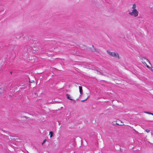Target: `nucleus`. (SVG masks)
Returning a JSON list of instances; mask_svg holds the SVG:
<instances>
[{
  "mask_svg": "<svg viewBox=\"0 0 153 153\" xmlns=\"http://www.w3.org/2000/svg\"><path fill=\"white\" fill-rule=\"evenodd\" d=\"M136 5L135 4H133L132 5V12L129 13V14L131 16H134V17H137L138 16L139 12L136 9Z\"/></svg>",
  "mask_w": 153,
  "mask_h": 153,
  "instance_id": "f257e3e1",
  "label": "nucleus"
},
{
  "mask_svg": "<svg viewBox=\"0 0 153 153\" xmlns=\"http://www.w3.org/2000/svg\"><path fill=\"white\" fill-rule=\"evenodd\" d=\"M107 53L108 54L111 56H113L114 57H117L118 58H119V55L118 53H115L114 52H111L109 51H107Z\"/></svg>",
  "mask_w": 153,
  "mask_h": 153,
  "instance_id": "f03ea898",
  "label": "nucleus"
},
{
  "mask_svg": "<svg viewBox=\"0 0 153 153\" xmlns=\"http://www.w3.org/2000/svg\"><path fill=\"white\" fill-rule=\"evenodd\" d=\"M79 88L80 93L81 94H82V87L81 86H79Z\"/></svg>",
  "mask_w": 153,
  "mask_h": 153,
  "instance_id": "7ed1b4c3",
  "label": "nucleus"
},
{
  "mask_svg": "<svg viewBox=\"0 0 153 153\" xmlns=\"http://www.w3.org/2000/svg\"><path fill=\"white\" fill-rule=\"evenodd\" d=\"M66 96H67V98L69 99V100H73L71 98V97L68 94H67L66 95Z\"/></svg>",
  "mask_w": 153,
  "mask_h": 153,
  "instance_id": "20e7f679",
  "label": "nucleus"
},
{
  "mask_svg": "<svg viewBox=\"0 0 153 153\" xmlns=\"http://www.w3.org/2000/svg\"><path fill=\"white\" fill-rule=\"evenodd\" d=\"M49 135H50V137L51 138L53 135V132L52 131H50L49 132Z\"/></svg>",
  "mask_w": 153,
  "mask_h": 153,
  "instance_id": "39448f33",
  "label": "nucleus"
},
{
  "mask_svg": "<svg viewBox=\"0 0 153 153\" xmlns=\"http://www.w3.org/2000/svg\"><path fill=\"white\" fill-rule=\"evenodd\" d=\"M145 113L146 114H152V113L149 112H145Z\"/></svg>",
  "mask_w": 153,
  "mask_h": 153,
  "instance_id": "423d86ee",
  "label": "nucleus"
},
{
  "mask_svg": "<svg viewBox=\"0 0 153 153\" xmlns=\"http://www.w3.org/2000/svg\"><path fill=\"white\" fill-rule=\"evenodd\" d=\"M146 131L148 133L149 132L150 130L149 129H147L146 130Z\"/></svg>",
  "mask_w": 153,
  "mask_h": 153,
  "instance_id": "0eeeda50",
  "label": "nucleus"
},
{
  "mask_svg": "<svg viewBox=\"0 0 153 153\" xmlns=\"http://www.w3.org/2000/svg\"><path fill=\"white\" fill-rule=\"evenodd\" d=\"M88 97L85 100H82V101H83L86 100L88 99Z\"/></svg>",
  "mask_w": 153,
  "mask_h": 153,
  "instance_id": "6e6552de",
  "label": "nucleus"
},
{
  "mask_svg": "<svg viewBox=\"0 0 153 153\" xmlns=\"http://www.w3.org/2000/svg\"><path fill=\"white\" fill-rule=\"evenodd\" d=\"M146 66H147V68H149V66H148V65H147V64H146Z\"/></svg>",
  "mask_w": 153,
  "mask_h": 153,
  "instance_id": "1a4fd4ad",
  "label": "nucleus"
},
{
  "mask_svg": "<svg viewBox=\"0 0 153 153\" xmlns=\"http://www.w3.org/2000/svg\"><path fill=\"white\" fill-rule=\"evenodd\" d=\"M146 60L148 62H149V60L147 59H146Z\"/></svg>",
  "mask_w": 153,
  "mask_h": 153,
  "instance_id": "9d476101",
  "label": "nucleus"
},
{
  "mask_svg": "<svg viewBox=\"0 0 153 153\" xmlns=\"http://www.w3.org/2000/svg\"><path fill=\"white\" fill-rule=\"evenodd\" d=\"M45 140H44V142H43V143H45Z\"/></svg>",
  "mask_w": 153,
  "mask_h": 153,
  "instance_id": "9b49d317",
  "label": "nucleus"
},
{
  "mask_svg": "<svg viewBox=\"0 0 153 153\" xmlns=\"http://www.w3.org/2000/svg\"><path fill=\"white\" fill-rule=\"evenodd\" d=\"M143 59H146V58H143Z\"/></svg>",
  "mask_w": 153,
  "mask_h": 153,
  "instance_id": "f8f14e48",
  "label": "nucleus"
},
{
  "mask_svg": "<svg viewBox=\"0 0 153 153\" xmlns=\"http://www.w3.org/2000/svg\"><path fill=\"white\" fill-rule=\"evenodd\" d=\"M151 115H153V114L152 113V114H151Z\"/></svg>",
  "mask_w": 153,
  "mask_h": 153,
  "instance_id": "ddd939ff",
  "label": "nucleus"
},
{
  "mask_svg": "<svg viewBox=\"0 0 153 153\" xmlns=\"http://www.w3.org/2000/svg\"><path fill=\"white\" fill-rule=\"evenodd\" d=\"M152 71H153V69Z\"/></svg>",
  "mask_w": 153,
  "mask_h": 153,
  "instance_id": "4468645a",
  "label": "nucleus"
}]
</instances>
